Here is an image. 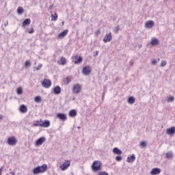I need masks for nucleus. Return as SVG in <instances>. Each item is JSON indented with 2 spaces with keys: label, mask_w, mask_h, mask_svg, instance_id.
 Listing matches in <instances>:
<instances>
[{
  "label": "nucleus",
  "mask_w": 175,
  "mask_h": 175,
  "mask_svg": "<svg viewBox=\"0 0 175 175\" xmlns=\"http://www.w3.org/2000/svg\"><path fill=\"white\" fill-rule=\"evenodd\" d=\"M8 25H9V22H8V21L6 22H5L4 23V27H8Z\"/></svg>",
  "instance_id": "44"
},
{
  "label": "nucleus",
  "mask_w": 175,
  "mask_h": 175,
  "mask_svg": "<svg viewBox=\"0 0 175 175\" xmlns=\"http://www.w3.org/2000/svg\"><path fill=\"white\" fill-rule=\"evenodd\" d=\"M165 157L167 159H172L173 157V152L172 151L167 152L165 154Z\"/></svg>",
  "instance_id": "27"
},
{
  "label": "nucleus",
  "mask_w": 175,
  "mask_h": 175,
  "mask_svg": "<svg viewBox=\"0 0 175 175\" xmlns=\"http://www.w3.org/2000/svg\"><path fill=\"white\" fill-rule=\"evenodd\" d=\"M135 100L136 99L135 98V97L131 96L128 98V103H129V105H133Z\"/></svg>",
  "instance_id": "23"
},
{
  "label": "nucleus",
  "mask_w": 175,
  "mask_h": 175,
  "mask_svg": "<svg viewBox=\"0 0 175 175\" xmlns=\"http://www.w3.org/2000/svg\"><path fill=\"white\" fill-rule=\"evenodd\" d=\"M77 128H78V129H80L81 127H80V126H78Z\"/></svg>",
  "instance_id": "53"
},
{
  "label": "nucleus",
  "mask_w": 175,
  "mask_h": 175,
  "mask_svg": "<svg viewBox=\"0 0 175 175\" xmlns=\"http://www.w3.org/2000/svg\"><path fill=\"white\" fill-rule=\"evenodd\" d=\"M34 100H35V102L40 103V102H42V98H40V96H37L35 97Z\"/></svg>",
  "instance_id": "31"
},
{
  "label": "nucleus",
  "mask_w": 175,
  "mask_h": 175,
  "mask_svg": "<svg viewBox=\"0 0 175 175\" xmlns=\"http://www.w3.org/2000/svg\"><path fill=\"white\" fill-rule=\"evenodd\" d=\"M166 133L169 136H174L175 135V126H172L171 128L167 129Z\"/></svg>",
  "instance_id": "8"
},
{
  "label": "nucleus",
  "mask_w": 175,
  "mask_h": 175,
  "mask_svg": "<svg viewBox=\"0 0 175 175\" xmlns=\"http://www.w3.org/2000/svg\"><path fill=\"white\" fill-rule=\"evenodd\" d=\"M160 173H161V170L158 167L152 169L150 172L151 175H157V174H159Z\"/></svg>",
  "instance_id": "13"
},
{
  "label": "nucleus",
  "mask_w": 175,
  "mask_h": 175,
  "mask_svg": "<svg viewBox=\"0 0 175 175\" xmlns=\"http://www.w3.org/2000/svg\"><path fill=\"white\" fill-rule=\"evenodd\" d=\"M116 161L118 162H121L122 161V157L121 156H116Z\"/></svg>",
  "instance_id": "36"
},
{
  "label": "nucleus",
  "mask_w": 175,
  "mask_h": 175,
  "mask_svg": "<svg viewBox=\"0 0 175 175\" xmlns=\"http://www.w3.org/2000/svg\"><path fill=\"white\" fill-rule=\"evenodd\" d=\"M65 84L68 85L70 81H72V77H66L64 79Z\"/></svg>",
  "instance_id": "28"
},
{
  "label": "nucleus",
  "mask_w": 175,
  "mask_h": 175,
  "mask_svg": "<svg viewBox=\"0 0 175 175\" xmlns=\"http://www.w3.org/2000/svg\"><path fill=\"white\" fill-rule=\"evenodd\" d=\"M135 159L136 157L135 156L134 154H133L131 157H127L126 162H128V163H133V162H135Z\"/></svg>",
  "instance_id": "14"
},
{
  "label": "nucleus",
  "mask_w": 175,
  "mask_h": 175,
  "mask_svg": "<svg viewBox=\"0 0 175 175\" xmlns=\"http://www.w3.org/2000/svg\"><path fill=\"white\" fill-rule=\"evenodd\" d=\"M70 117H76L77 116V111L75 109L70 110L69 111Z\"/></svg>",
  "instance_id": "22"
},
{
  "label": "nucleus",
  "mask_w": 175,
  "mask_h": 175,
  "mask_svg": "<svg viewBox=\"0 0 175 175\" xmlns=\"http://www.w3.org/2000/svg\"><path fill=\"white\" fill-rule=\"evenodd\" d=\"M2 170H3V167L0 168V174L2 175Z\"/></svg>",
  "instance_id": "45"
},
{
  "label": "nucleus",
  "mask_w": 175,
  "mask_h": 175,
  "mask_svg": "<svg viewBox=\"0 0 175 175\" xmlns=\"http://www.w3.org/2000/svg\"><path fill=\"white\" fill-rule=\"evenodd\" d=\"M53 92L55 94V95H59V94H61V87L59 85L55 87L53 89Z\"/></svg>",
  "instance_id": "16"
},
{
  "label": "nucleus",
  "mask_w": 175,
  "mask_h": 175,
  "mask_svg": "<svg viewBox=\"0 0 175 175\" xmlns=\"http://www.w3.org/2000/svg\"><path fill=\"white\" fill-rule=\"evenodd\" d=\"M35 32V30L33 29V27H31L28 29V33H33Z\"/></svg>",
  "instance_id": "38"
},
{
  "label": "nucleus",
  "mask_w": 175,
  "mask_h": 175,
  "mask_svg": "<svg viewBox=\"0 0 175 175\" xmlns=\"http://www.w3.org/2000/svg\"><path fill=\"white\" fill-rule=\"evenodd\" d=\"M118 31H120V25L115 27V33H118Z\"/></svg>",
  "instance_id": "40"
},
{
  "label": "nucleus",
  "mask_w": 175,
  "mask_h": 175,
  "mask_svg": "<svg viewBox=\"0 0 175 175\" xmlns=\"http://www.w3.org/2000/svg\"><path fill=\"white\" fill-rule=\"evenodd\" d=\"M152 65H157V64H158V62L157 61V59H153L151 62Z\"/></svg>",
  "instance_id": "43"
},
{
  "label": "nucleus",
  "mask_w": 175,
  "mask_h": 175,
  "mask_svg": "<svg viewBox=\"0 0 175 175\" xmlns=\"http://www.w3.org/2000/svg\"><path fill=\"white\" fill-rule=\"evenodd\" d=\"M17 13L18 14H23V13H24V8H23V7H18L17 9Z\"/></svg>",
  "instance_id": "29"
},
{
  "label": "nucleus",
  "mask_w": 175,
  "mask_h": 175,
  "mask_svg": "<svg viewBox=\"0 0 175 175\" xmlns=\"http://www.w3.org/2000/svg\"><path fill=\"white\" fill-rule=\"evenodd\" d=\"M2 118H3V116L0 115V121H1V120H2Z\"/></svg>",
  "instance_id": "48"
},
{
  "label": "nucleus",
  "mask_w": 175,
  "mask_h": 175,
  "mask_svg": "<svg viewBox=\"0 0 175 175\" xmlns=\"http://www.w3.org/2000/svg\"><path fill=\"white\" fill-rule=\"evenodd\" d=\"M19 111L21 113H25L28 111V107H27V105H21L19 107Z\"/></svg>",
  "instance_id": "12"
},
{
  "label": "nucleus",
  "mask_w": 175,
  "mask_h": 175,
  "mask_svg": "<svg viewBox=\"0 0 175 175\" xmlns=\"http://www.w3.org/2000/svg\"><path fill=\"white\" fill-rule=\"evenodd\" d=\"M57 117L59 120H62V121H66V120H68V118L65 113H59L57 114Z\"/></svg>",
  "instance_id": "11"
},
{
  "label": "nucleus",
  "mask_w": 175,
  "mask_h": 175,
  "mask_svg": "<svg viewBox=\"0 0 175 175\" xmlns=\"http://www.w3.org/2000/svg\"><path fill=\"white\" fill-rule=\"evenodd\" d=\"M33 174H39L40 173H42L40 171V167L38 166L35 167L33 170Z\"/></svg>",
  "instance_id": "25"
},
{
  "label": "nucleus",
  "mask_w": 175,
  "mask_h": 175,
  "mask_svg": "<svg viewBox=\"0 0 175 175\" xmlns=\"http://www.w3.org/2000/svg\"><path fill=\"white\" fill-rule=\"evenodd\" d=\"M167 64V62L163 60V61H161V64L160 66H161L162 68H163V66H166V64Z\"/></svg>",
  "instance_id": "37"
},
{
  "label": "nucleus",
  "mask_w": 175,
  "mask_h": 175,
  "mask_svg": "<svg viewBox=\"0 0 175 175\" xmlns=\"http://www.w3.org/2000/svg\"><path fill=\"white\" fill-rule=\"evenodd\" d=\"M113 39V36H111V32L107 33L103 38L104 43H109V42H111Z\"/></svg>",
  "instance_id": "4"
},
{
  "label": "nucleus",
  "mask_w": 175,
  "mask_h": 175,
  "mask_svg": "<svg viewBox=\"0 0 175 175\" xmlns=\"http://www.w3.org/2000/svg\"><path fill=\"white\" fill-rule=\"evenodd\" d=\"M42 64H38V67H35L36 70H40V68H42Z\"/></svg>",
  "instance_id": "42"
},
{
  "label": "nucleus",
  "mask_w": 175,
  "mask_h": 175,
  "mask_svg": "<svg viewBox=\"0 0 175 175\" xmlns=\"http://www.w3.org/2000/svg\"><path fill=\"white\" fill-rule=\"evenodd\" d=\"M167 102L168 103H172V102H174V97L173 96H170L167 99Z\"/></svg>",
  "instance_id": "34"
},
{
  "label": "nucleus",
  "mask_w": 175,
  "mask_h": 175,
  "mask_svg": "<svg viewBox=\"0 0 175 175\" xmlns=\"http://www.w3.org/2000/svg\"><path fill=\"white\" fill-rule=\"evenodd\" d=\"M98 33H100V30L96 31V35H98Z\"/></svg>",
  "instance_id": "49"
},
{
  "label": "nucleus",
  "mask_w": 175,
  "mask_h": 175,
  "mask_svg": "<svg viewBox=\"0 0 175 175\" xmlns=\"http://www.w3.org/2000/svg\"><path fill=\"white\" fill-rule=\"evenodd\" d=\"M49 9H51V10L53 9V5H50Z\"/></svg>",
  "instance_id": "50"
},
{
  "label": "nucleus",
  "mask_w": 175,
  "mask_h": 175,
  "mask_svg": "<svg viewBox=\"0 0 175 175\" xmlns=\"http://www.w3.org/2000/svg\"><path fill=\"white\" fill-rule=\"evenodd\" d=\"M150 44L152 46H157L159 44V41L157 38H152L150 41Z\"/></svg>",
  "instance_id": "20"
},
{
  "label": "nucleus",
  "mask_w": 175,
  "mask_h": 175,
  "mask_svg": "<svg viewBox=\"0 0 175 175\" xmlns=\"http://www.w3.org/2000/svg\"><path fill=\"white\" fill-rule=\"evenodd\" d=\"M42 85L44 88H50L51 87V81L50 79H44V81L42 82Z\"/></svg>",
  "instance_id": "5"
},
{
  "label": "nucleus",
  "mask_w": 175,
  "mask_h": 175,
  "mask_svg": "<svg viewBox=\"0 0 175 175\" xmlns=\"http://www.w3.org/2000/svg\"><path fill=\"white\" fill-rule=\"evenodd\" d=\"M81 91V86L80 84L77 83L73 86L72 92H74V94H79Z\"/></svg>",
  "instance_id": "6"
},
{
  "label": "nucleus",
  "mask_w": 175,
  "mask_h": 175,
  "mask_svg": "<svg viewBox=\"0 0 175 175\" xmlns=\"http://www.w3.org/2000/svg\"><path fill=\"white\" fill-rule=\"evenodd\" d=\"M29 24H31V19L27 18L23 22L22 26L25 27V25H29Z\"/></svg>",
  "instance_id": "24"
},
{
  "label": "nucleus",
  "mask_w": 175,
  "mask_h": 175,
  "mask_svg": "<svg viewBox=\"0 0 175 175\" xmlns=\"http://www.w3.org/2000/svg\"><path fill=\"white\" fill-rule=\"evenodd\" d=\"M50 126V122L49 120H44L41 123V128H49Z\"/></svg>",
  "instance_id": "17"
},
{
  "label": "nucleus",
  "mask_w": 175,
  "mask_h": 175,
  "mask_svg": "<svg viewBox=\"0 0 175 175\" xmlns=\"http://www.w3.org/2000/svg\"><path fill=\"white\" fill-rule=\"evenodd\" d=\"M146 28H152L154 27V22L152 21H148L145 24Z\"/></svg>",
  "instance_id": "15"
},
{
  "label": "nucleus",
  "mask_w": 175,
  "mask_h": 175,
  "mask_svg": "<svg viewBox=\"0 0 175 175\" xmlns=\"http://www.w3.org/2000/svg\"><path fill=\"white\" fill-rule=\"evenodd\" d=\"M62 25H64V24H65V22L64 21L62 22Z\"/></svg>",
  "instance_id": "52"
},
{
  "label": "nucleus",
  "mask_w": 175,
  "mask_h": 175,
  "mask_svg": "<svg viewBox=\"0 0 175 175\" xmlns=\"http://www.w3.org/2000/svg\"><path fill=\"white\" fill-rule=\"evenodd\" d=\"M51 17L52 18H54V21H57V20H58V14H57V13H55V15L51 14Z\"/></svg>",
  "instance_id": "32"
},
{
  "label": "nucleus",
  "mask_w": 175,
  "mask_h": 175,
  "mask_svg": "<svg viewBox=\"0 0 175 175\" xmlns=\"http://www.w3.org/2000/svg\"><path fill=\"white\" fill-rule=\"evenodd\" d=\"M98 51H96V55H95V56L98 55Z\"/></svg>",
  "instance_id": "51"
},
{
  "label": "nucleus",
  "mask_w": 175,
  "mask_h": 175,
  "mask_svg": "<svg viewBox=\"0 0 175 175\" xmlns=\"http://www.w3.org/2000/svg\"><path fill=\"white\" fill-rule=\"evenodd\" d=\"M91 66H85L83 68L82 73L84 76H90V74L91 73Z\"/></svg>",
  "instance_id": "2"
},
{
  "label": "nucleus",
  "mask_w": 175,
  "mask_h": 175,
  "mask_svg": "<svg viewBox=\"0 0 175 175\" xmlns=\"http://www.w3.org/2000/svg\"><path fill=\"white\" fill-rule=\"evenodd\" d=\"M98 175H109V173L107 172H100Z\"/></svg>",
  "instance_id": "41"
},
{
  "label": "nucleus",
  "mask_w": 175,
  "mask_h": 175,
  "mask_svg": "<svg viewBox=\"0 0 175 175\" xmlns=\"http://www.w3.org/2000/svg\"><path fill=\"white\" fill-rule=\"evenodd\" d=\"M92 169L93 172H96L102 170V163L99 161H95L92 165Z\"/></svg>",
  "instance_id": "1"
},
{
  "label": "nucleus",
  "mask_w": 175,
  "mask_h": 175,
  "mask_svg": "<svg viewBox=\"0 0 175 175\" xmlns=\"http://www.w3.org/2000/svg\"><path fill=\"white\" fill-rule=\"evenodd\" d=\"M76 60L75 61V64L76 65L79 64H81V62H83V57L81 56H79V57H77V56L75 57Z\"/></svg>",
  "instance_id": "21"
},
{
  "label": "nucleus",
  "mask_w": 175,
  "mask_h": 175,
  "mask_svg": "<svg viewBox=\"0 0 175 175\" xmlns=\"http://www.w3.org/2000/svg\"><path fill=\"white\" fill-rule=\"evenodd\" d=\"M68 32H69V30L68 29H65L63 31H62L61 33H59V35L57 36V38L59 39H64L65 38V36H66V35H68Z\"/></svg>",
  "instance_id": "9"
},
{
  "label": "nucleus",
  "mask_w": 175,
  "mask_h": 175,
  "mask_svg": "<svg viewBox=\"0 0 175 175\" xmlns=\"http://www.w3.org/2000/svg\"><path fill=\"white\" fill-rule=\"evenodd\" d=\"M129 65H130L131 66H133V62L131 61V62H129Z\"/></svg>",
  "instance_id": "46"
},
{
  "label": "nucleus",
  "mask_w": 175,
  "mask_h": 175,
  "mask_svg": "<svg viewBox=\"0 0 175 175\" xmlns=\"http://www.w3.org/2000/svg\"><path fill=\"white\" fill-rule=\"evenodd\" d=\"M113 154H116V155H121L122 154V150L118 148H114L113 149Z\"/></svg>",
  "instance_id": "18"
},
{
  "label": "nucleus",
  "mask_w": 175,
  "mask_h": 175,
  "mask_svg": "<svg viewBox=\"0 0 175 175\" xmlns=\"http://www.w3.org/2000/svg\"><path fill=\"white\" fill-rule=\"evenodd\" d=\"M25 66L26 68H29V66H31V62H29V60L26 61L25 63Z\"/></svg>",
  "instance_id": "35"
},
{
  "label": "nucleus",
  "mask_w": 175,
  "mask_h": 175,
  "mask_svg": "<svg viewBox=\"0 0 175 175\" xmlns=\"http://www.w3.org/2000/svg\"><path fill=\"white\" fill-rule=\"evenodd\" d=\"M7 143L9 146H16V144H17V139L12 136L8 139Z\"/></svg>",
  "instance_id": "3"
},
{
  "label": "nucleus",
  "mask_w": 175,
  "mask_h": 175,
  "mask_svg": "<svg viewBox=\"0 0 175 175\" xmlns=\"http://www.w3.org/2000/svg\"><path fill=\"white\" fill-rule=\"evenodd\" d=\"M33 126H40V128H42V123H40V121L38 120L33 123Z\"/></svg>",
  "instance_id": "30"
},
{
  "label": "nucleus",
  "mask_w": 175,
  "mask_h": 175,
  "mask_svg": "<svg viewBox=\"0 0 175 175\" xmlns=\"http://www.w3.org/2000/svg\"><path fill=\"white\" fill-rule=\"evenodd\" d=\"M46 142V137H40L38 139L36 140V146H42L43 143Z\"/></svg>",
  "instance_id": "10"
},
{
  "label": "nucleus",
  "mask_w": 175,
  "mask_h": 175,
  "mask_svg": "<svg viewBox=\"0 0 175 175\" xmlns=\"http://www.w3.org/2000/svg\"><path fill=\"white\" fill-rule=\"evenodd\" d=\"M40 169L41 173H46L47 172V165L46 164H43L41 166H39Z\"/></svg>",
  "instance_id": "19"
},
{
  "label": "nucleus",
  "mask_w": 175,
  "mask_h": 175,
  "mask_svg": "<svg viewBox=\"0 0 175 175\" xmlns=\"http://www.w3.org/2000/svg\"><path fill=\"white\" fill-rule=\"evenodd\" d=\"M58 64H59V65H66V59L65 57H62L59 62H58Z\"/></svg>",
  "instance_id": "26"
},
{
  "label": "nucleus",
  "mask_w": 175,
  "mask_h": 175,
  "mask_svg": "<svg viewBox=\"0 0 175 175\" xmlns=\"http://www.w3.org/2000/svg\"><path fill=\"white\" fill-rule=\"evenodd\" d=\"M18 95H21L23 94V88H18L17 89Z\"/></svg>",
  "instance_id": "33"
},
{
  "label": "nucleus",
  "mask_w": 175,
  "mask_h": 175,
  "mask_svg": "<svg viewBox=\"0 0 175 175\" xmlns=\"http://www.w3.org/2000/svg\"><path fill=\"white\" fill-rule=\"evenodd\" d=\"M70 166V161L68 160L66 161V162L63 163V164L60 166V169L62 170H66V169H68V167H69Z\"/></svg>",
  "instance_id": "7"
},
{
  "label": "nucleus",
  "mask_w": 175,
  "mask_h": 175,
  "mask_svg": "<svg viewBox=\"0 0 175 175\" xmlns=\"http://www.w3.org/2000/svg\"><path fill=\"white\" fill-rule=\"evenodd\" d=\"M141 47H143V45L139 44V45H138V49H140Z\"/></svg>",
  "instance_id": "47"
},
{
  "label": "nucleus",
  "mask_w": 175,
  "mask_h": 175,
  "mask_svg": "<svg viewBox=\"0 0 175 175\" xmlns=\"http://www.w3.org/2000/svg\"><path fill=\"white\" fill-rule=\"evenodd\" d=\"M140 146H141L142 147H147V142H141Z\"/></svg>",
  "instance_id": "39"
}]
</instances>
